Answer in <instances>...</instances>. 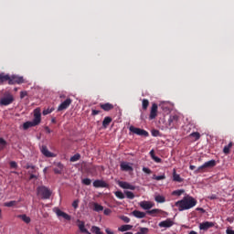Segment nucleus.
<instances>
[{"mask_svg":"<svg viewBox=\"0 0 234 234\" xmlns=\"http://www.w3.org/2000/svg\"><path fill=\"white\" fill-rule=\"evenodd\" d=\"M34 178H37V176H36V175L32 174L29 177L30 180L34 179Z\"/></svg>","mask_w":234,"mask_h":234,"instance_id":"60","label":"nucleus"},{"mask_svg":"<svg viewBox=\"0 0 234 234\" xmlns=\"http://www.w3.org/2000/svg\"><path fill=\"white\" fill-rule=\"evenodd\" d=\"M45 131L46 133H48V134H50V133H52V131L50 130V128H48V126L45 127Z\"/></svg>","mask_w":234,"mask_h":234,"instance_id":"57","label":"nucleus"},{"mask_svg":"<svg viewBox=\"0 0 234 234\" xmlns=\"http://www.w3.org/2000/svg\"><path fill=\"white\" fill-rule=\"evenodd\" d=\"M30 127H36V124L33 123V122H26L23 124L24 131H27V129H30Z\"/></svg>","mask_w":234,"mask_h":234,"instance_id":"26","label":"nucleus"},{"mask_svg":"<svg viewBox=\"0 0 234 234\" xmlns=\"http://www.w3.org/2000/svg\"><path fill=\"white\" fill-rule=\"evenodd\" d=\"M121 170L122 171H133V166L131 165V163L122 162L121 163Z\"/></svg>","mask_w":234,"mask_h":234,"instance_id":"17","label":"nucleus"},{"mask_svg":"<svg viewBox=\"0 0 234 234\" xmlns=\"http://www.w3.org/2000/svg\"><path fill=\"white\" fill-rule=\"evenodd\" d=\"M173 180L174 182H184V179L180 177V175L176 174V170H173Z\"/></svg>","mask_w":234,"mask_h":234,"instance_id":"24","label":"nucleus"},{"mask_svg":"<svg viewBox=\"0 0 234 234\" xmlns=\"http://www.w3.org/2000/svg\"><path fill=\"white\" fill-rule=\"evenodd\" d=\"M147 213H148V215H156L158 213H164V212L158 208H154V209L147 211Z\"/></svg>","mask_w":234,"mask_h":234,"instance_id":"36","label":"nucleus"},{"mask_svg":"<svg viewBox=\"0 0 234 234\" xmlns=\"http://www.w3.org/2000/svg\"><path fill=\"white\" fill-rule=\"evenodd\" d=\"M34 125H39L41 123V110L37 108L34 110V119H33Z\"/></svg>","mask_w":234,"mask_h":234,"instance_id":"7","label":"nucleus"},{"mask_svg":"<svg viewBox=\"0 0 234 234\" xmlns=\"http://www.w3.org/2000/svg\"><path fill=\"white\" fill-rule=\"evenodd\" d=\"M129 131L133 133V134H137L138 136H149V133L144 129L136 128L134 126H130Z\"/></svg>","mask_w":234,"mask_h":234,"instance_id":"5","label":"nucleus"},{"mask_svg":"<svg viewBox=\"0 0 234 234\" xmlns=\"http://www.w3.org/2000/svg\"><path fill=\"white\" fill-rule=\"evenodd\" d=\"M60 98H65V95H60Z\"/></svg>","mask_w":234,"mask_h":234,"instance_id":"64","label":"nucleus"},{"mask_svg":"<svg viewBox=\"0 0 234 234\" xmlns=\"http://www.w3.org/2000/svg\"><path fill=\"white\" fill-rule=\"evenodd\" d=\"M28 95V92H27V91H21L20 92V98H21V100H23V98H25L26 96H27Z\"/></svg>","mask_w":234,"mask_h":234,"instance_id":"49","label":"nucleus"},{"mask_svg":"<svg viewBox=\"0 0 234 234\" xmlns=\"http://www.w3.org/2000/svg\"><path fill=\"white\" fill-rule=\"evenodd\" d=\"M114 195L115 197H117V198H120L121 200H123V198H125V195L122 191H116Z\"/></svg>","mask_w":234,"mask_h":234,"instance_id":"32","label":"nucleus"},{"mask_svg":"<svg viewBox=\"0 0 234 234\" xmlns=\"http://www.w3.org/2000/svg\"><path fill=\"white\" fill-rule=\"evenodd\" d=\"M109 185L103 180H95L93 182V187H107Z\"/></svg>","mask_w":234,"mask_h":234,"instance_id":"19","label":"nucleus"},{"mask_svg":"<svg viewBox=\"0 0 234 234\" xmlns=\"http://www.w3.org/2000/svg\"><path fill=\"white\" fill-rule=\"evenodd\" d=\"M147 107H149V100L144 99L143 100V109H144V111H147Z\"/></svg>","mask_w":234,"mask_h":234,"instance_id":"37","label":"nucleus"},{"mask_svg":"<svg viewBox=\"0 0 234 234\" xmlns=\"http://www.w3.org/2000/svg\"><path fill=\"white\" fill-rule=\"evenodd\" d=\"M5 207H12L14 206H16V201H9L5 203Z\"/></svg>","mask_w":234,"mask_h":234,"instance_id":"42","label":"nucleus"},{"mask_svg":"<svg viewBox=\"0 0 234 234\" xmlns=\"http://www.w3.org/2000/svg\"><path fill=\"white\" fill-rule=\"evenodd\" d=\"M152 160H154V162H155L156 164H160V162H162V159L156 155L152 157Z\"/></svg>","mask_w":234,"mask_h":234,"instance_id":"45","label":"nucleus"},{"mask_svg":"<svg viewBox=\"0 0 234 234\" xmlns=\"http://www.w3.org/2000/svg\"><path fill=\"white\" fill-rule=\"evenodd\" d=\"M217 165V161L210 160L206 162L204 165H200L194 171L196 175H198V173H206L207 169H212V167H215Z\"/></svg>","mask_w":234,"mask_h":234,"instance_id":"2","label":"nucleus"},{"mask_svg":"<svg viewBox=\"0 0 234 234\" xmlns=\"http://www.w3.org/2000/svg\"><path fill=\"white\" fill-rule=\"evenodd\" d=\"M100 107H101V109H102V111H105L107 112L109 111H112V109H114V105L111 104L110 102L101 104Z\"/></svg>","mask_w":234,"mask_h":234,"instance_id":"20","label":"nucleus"},{"mask_svg":"<svg viewBox=\"0 0 234 234\" xmlns=\"http://www.w3.org/2000/svg\"><path fill=\"white\" fill-rule=\"evenodd\" d=\"M150 156L151 158L154 157V150L150 151Z\"/></svg>","mask_w":234,"mask_h":234,"instance_id":"58","label":"nucleus"},{"mask_svg":"<svg viewBox=\"0 0 234 234\" xmlns=\"http://www.w3.org/2000/svg\"><path fill=\"white\" fill-rule=\"evenodd\" d=\"M175 222L171 218H167L166 220L161 221L158 226L159 228H171Z\"/></svg>","mask_w":234,"mask_h":234,"instance_id":"13","label":"nucleus"},{"mask_svg":"<svg viewBox=\"0 0 234 234\" xmlns=\"http://www.w3.org/2000/svg\"><path fill=\"white\" fill-rule=\"evenodd\" d=\"M215 224L213 222L206 221L199 224V229H202L203 231H207L209 228H213Z\"/></svg>","mask_w":234,"mask_h":234,"instance_id":"14","label":"nucleus"},{"mask_svg":"<svg viewBox=\"0 0 234 234\" xmlns=\"http://www.w3.org/2000/svg\"><path fill=\"white\" fill-rule=\"evenodd\" d=\"M124 195L126 196V197H128L130 200H133L134 198V193L131 192V191H124Z\"/></svg>","mask_w":234,"mask_h":234,"instance_id":"35","label":"nucleus"},{"mask_svg":"<svg viewBox=\"0 0 234 234\" xmlns=\"http://www.w3.org/2000/svg\"><path fill=\"white\" fill-rule=\"evenodd\" d=\"M105 232H106L107 234H114V232H113L111 229H105Z\"/></svg>","mask_w":234,"mask_h":234,"instance_id":"56","label":"nucleus"},{"mask_svg":"<svg viewBox=\"0 0 234 234\" xmlns=\"http://www.w3.org/2000/svg\"><path fill=\"white\" fill-rule=\"evenodd\" d=\"M157 115H158V104L153 103L149 118L150 120H154V118H156Z\"/></svg>","mask_w":234,"mask_h":234,"instance_id":"12","label":"nucleus"},{"mask_svg":"<svg viewBox=\"0 0 234 234\" xmlns=\"http://www.w3.org/2000/svg\"><path fill=\"white\" fill-rule=\"evenodd\" d=\"M50 112H52V110H50V109H46V110H44L43 111V115L44 116H47V114H50Z\"/></svg>","mask_w":234,"mask_h":234,"instance_id":"48","label":"nucleus"},{"mask_svg":"<svg viewBox=\"0 0 234 234\" xmlns=\"http://www.w3.org/2000/svg\"><path fill=\"white\" fill-rule=\"evenodd\" d=\"M184 193H186L184 189H179V190L173 191L172 195L176 197H180L181 195H184Z\"/></svg>","mask_w":234,"mask_h":234,"instance_id":"33","label":"nucleus"},{"mask_svg":"<svg viewBox=\"0 0 234 234\" xmlns=\"http://www.w3.org/2000/svg\"><path fill=\"white\" fill-rule=\"evenodd\" d=\"M112 211L109 208L104 209V215H111Z\"/></svg>","mask_w":234,"mask_h":234,"instance_id":"53","label":"nucleus"},{"mask_svg":"<svg viewBox=\"0 0 234 234\" xmlns=\"http://www.w3.org/2000/svg\"><path fill=\"white\" fill-rule=\"evenodd\" d=\"M153 179H154V180H157V181L165 180V174H163V175H161V176L154 175V176H153Z\"/></svg>","mask_w":234,"mask_h":234,"instance_id":"34","label":"nucleus"},{"mask_svg":"<svg viewBox=\"0 0 234 234\" xmlns=\"http://www.w3.org/2000/svg\"><path fill=\"white\" fill-rule=\"evenodd\" d=\"M91 233L103 234V232H101V230L100 229V227L96 226L91 227Z\"/></svg>","mask_w":234,"mask_h":234,"instance_id":"31","label":"nucleus"},{"mask_svg":"<svg viewBox=\"0 0 234 234\" xmlns=\"http://www.w3.org/2000/svg\"><path fill=\"white\" fill-rule=\"evenodd\" d=\"M91 205L93 206V211H96L97 213H100V211H103V206L96 202H92Z\"/></svg>","mask_w":234,"mask_h":234,"instance_id":"23","label":"nucleus"},{"mask_svg":"<svg viewBox=\"0 0 234 234\" xmlns=\"http://www.w3.org/2000/svg\"><path fill=\"white\" fill-rule=\"evenodd\" d=\"M17 83L18 85L21 83H25V80L21 76L13 75L9 77V85H16Z\"/></svg>","mask_w":234,"mask_h":234,"instance_id":"6","label":"nucleus"},{"mask_svg":"<svg viewBox=\"0 0 234 234\" xmlns=\"http://www.w3.org/2000/svg\"><path fill=\"white\" fill-rule=\"evenodd\" d=\"M197 206V199L191 196H186L179 201L176 202V207L179 211H186Z\"/></svg>","mask_w":234,"mask_h":234,"instance_id":"1","label":"nucleus"},{"mask_svg":"<svg viewBox=\"0 0 234 234\" xmlns=\"http://www.w3.org/2000/svg\"><path fill=\"white\" fill-rule=\"evenodd\" d=\"M10 167H12V169L17 168V163H16V161L10 162Z\"/></svg>","mask_w":234,"mask_h":234,"instance_id":"47","label":"nucleus"},{"mask_svg":"<svg viewBox=\"0 0 234 234\" xmlns=\"http://www.w3.org/2000/svg\"><path fill=\"white\" fill-rule=\"evenodd\" d=\"M210 200H217V195H211L208 197Z\"/></svg>","mask_w":234,"mask_h":234,"instance_id":"54","label":"nucleus"},{"mask_svg":"<svg viewBox=\"0 0 234 234\" xmlns=\"http://www.w3.org/2000/svg\"><path fill=\"white\" fill-rule=\"evenodd\" d=\"M132 215H133V217H135L136 218H145V213L140 210H133L132 212Z\"/></svg>","mask_w":234,"mask_h":234,"instance_id":"21","label":"nucleus"},{"mask_svg":"<svg viewBox=\"0 0 234 234\" xmlns=\"http://www.w3.org/2000/svg\"><path fill=\"white\" fill-rule=\"evenodd\" d=\"M226 233H227V234H234V230L231 229H228L226 230Z\"/></svg>","mask_w":234,"mask_h":234,"instance_id":"55","label":"nucleus"},{"mask_svg":"<svg viewBox=\"0 0 234 234\" xmlns=\"http://www.w3.org/2000/svg\"><path fill=\"white\" fill-rule=\"evenodd\" d=\"M111 122H112V119L111 117H105L102 122L103 127H109V124L111 123Z\"/></svg>","mask_w":234,"mask_h":234,"instance_id":"29","label":"nucleus"},{"mask_svg":"<svg viewBox=\"0 0 234 234\" xmlns=\"http://www.w3.org/2000/svg\"><path fill=\"white\" fill-rule=\"evenodd\" d=\"M152 134H153L154 136H158V134H160V132H159L158 130H153V131H152Z\"/></svg>","mask_w":234,"mask_h":234,"instance_id":"51","label":"nucleus"},{"mask_svg":"<svg viewBox=\"0 0 234 234\" xmlns=\"http://www.w3.org/2000/svg\"><path fill=\"white\" fill-rule=\"evenodd\" d=\"M27 169H36V166H35V165H28L27 166Z\"/></svg>","mask_w":234,"mask_h":234,"instance_id":"59","label":"nucleus"},{"mask_svg":"<svg viewBox=\"0 0 234 234\" xmlns=\"http://www.w3.org/2000/svg\"><path fill=\"white\" fill-rule=\"evenodd\" d=\"M140 207H142L143 209H151L154 204H153L150 201H141L139 203Z\"/></svg>","mask_w":234,"mask_h":234,"instance_id":"16","label":"nucleus"},{"mask_svg":"<svg viewBox=\"0 0 234 234\" xmlns=\"http://www.w3.org/2000/svg\"><path fill=\"white\" fill-rule=\"evenodd\" d=\"M143 171H144V173H146V175H151V169H149L147 167H144Z\"/></svg>","mask_w":234,"mask_h":234,"instance_id":"50","label":"nucleus"},{"mask_svg":"<svg viewBox=\"0 0 234 234\" xmlns=\"http://www.w3.org/2000/svg\"><path fill=\"white\" fill-rule=\"evenodd\" d=\"M91 114H92V116H96V115L100 114V111L92 110Z\"/></svg>","mask_w":234,"mask_h":234,"instance_id":"52","label":"nucleus"},{"mask_svg":"<svg viewBox=\"0 0 234 234\" xmlns=\"http://www.w3.org/2000/svg\"><path fill=\"white\" fill-rule=\"evenodd\" d=\"M77 226L81 233H87L88 229L85 228V221L77 220Z\"/></svg>","mask_w":234,"mask_h":234,"instance_id":"18","label":"nucleus"},{"mask_svg":"<svg viewBox=\"0 0 234 234\" xmlns=\"http://www.w3.org/2000/svg\"><path fill=\"white\" fill-rule=\"evenodd\" d=\"M118 186H120L122 189H130L131 191H134V189H136V186L134 185H132L131 183H127L125 181H119Z\"/></svg>","mask_w":234,"mask_h":234,"instance_id":"10","label":"nucleus"},{"mask_svg":"<svg viewBox=\"0 0 234 234\" xmlns=\"http://www.w3.org/2000/svg\"><path fill=\"white\" fill-rule=\"evenodd\" d=\"M54 212L56 213V215H57V217H58V218H64L65 220H71V217H70V215H69V214H67V213H65V212H63L61 209H59V208H54Z\"/></svg>","mask_w":234,"mask_h":234,"instance_id":"8","label":"nucleus"},{"mask_svg":"<svg viewBox=\"0 0 234 234\" xmlns=\"http://www.w3.org/2000/svg\"><path fill=\"white\" fill-rule=\"evenodd\" d=\"M84 233H86V234H91L90 232H89V230H87V232H84Z\"/></svg>","mask_w":234,"mask_h":234,"instance_id":"63","label":"nucleus"},{"mask_svg":"<svg viewBox=\"0 0 234 234\" xmlns=\"http://www.w3.org/2000/svg\"><path fill=\"white\" fill-rule=\"evenodd\" d=\"M190 137L195 138V140H200V133L197 132L190 133Z\"/></svg>","mask_w":234,"mask_h":234,"instance_id":"38","label":"nucleus"},{"mask_svg":"<svg viewBox=\"0 0 234 234\" xmlns=\"http://www.w3.org/2000/svg\"><path fill=\"white\" fill-rule=\"evenodd\" d=\"M37 195L42 197V198H44L45 200L50 198V195H52V191H50V189H48V187L42 186H38L37 188Z\"/></svg>","mask_w":234,"mask_h":234,"instance_id":"3","label":"nucleus"},{"mask_svg":"<svg viewBox=\"0 0 234 234\" xmlns=\"http://www.w3.org/2000/svg\"><path fill=\"white\" fill-rule=\"evenodd\" d=\"M139 233L140 234H148L149 233V229L140 227L139 228Z\"/></svg>","mask_w":234,"mask_h":234,"instance_id":"39","label":"nucleus"},{"mask_svg":"<svg viewBox=\"0 0 234 234\" xmlns=\"http://www.w3.org/2000/svg\"><path fill=\"white\" fill-rule=\"evenodd\" d=\"M231 145L232 144L230 143L229 144H228L223 148V153H225V154H228L229 153V149H231Z\"/></svg>","mask_w":234,"mask_h":234,"instance_id":"41","label":"nucleus"},{"mask_svg":"<svg viewBox=\"0 0 234 234\" xmlns=\"http://www.w3.org/2000/svg\"><path fill=\"white\" fill-rule=\"evenodd\" d=\"M40 151H41L42 154L44 156H46L47 158H56V154L54 153H51L50 151H48V148L45 145H43L40 148Z\"/></svg>","mask_w":234,"mask_h":234,"instance_id":"11","label":"nucleus"},{"mask_svg":"<svg viewBox=\"0 0 234 234\" xmlns=\"http://www.w3.org/2000/svg\"><path fill=\"white\" fill-rule=\"evenodd\" d=\"M55 165L56 167L53 169L55 175H61L65 169V165L61 163H56Z\"/></svg>","mask_w":234,"mask_h":234,"instance_id":"15","label":"nucleus"},{"mask_svg":"<svg viewBox=\"0 0 234 234\" xmlns=\"http://www.w3.org/2000/svg\"><path fill=\"white\" fill-rule=\"evenodd\" d=\"M14 95L10 93H5V96L0 100V105L6 107L7 105H11V103H14Z\"/></svg>","mask_w":234,"mask_h":234,"instance_id":"4","label":"nucleus"},{"mask_svg":"<svg viewBox=\"0 0 234 234\" xmlns=\"http://www.w3.org/2000/svg\"><path fill=\"white\" fill-rule=\"evenodd\" d=\"M6 145H7L6 141L3 139V137H0V151H3V149H5Z\"/></svg>","mask_w":234,"mask_h":234,"instance_id":"30","label":"nucleus"},{"mask_svg":"<svg viewBox=\"0 0 234 234\" xmlns=\"http://www.w3.org/2000/svg\"><path fill=\"white\" fill-rule=\"evenodd\" d=\"M121 220H123V222H125L126 224H129L131 222V218H129V217L126 216H122Z\"/></svg>","mask_w":234,"mask_h":234,"instance_id":"43","label":"nucleus"},{"mask_svg":"<svg viewBox=\"0 0 234 234\" xmlns=\"http://www.w3.org/2000/svg\"><path fill=\"white\" fill-rule=\"evenodd\" d=\"M80 154H76L75 155L70 157V162H78V160H80Z\"/></svg>","mask_w":234,"mask_h":234,"instance_id":"40","label":"nucleus"},{"mask_svg":"<svg viewBox=\"0 0 234 234\" xmlns=\"http://www.w3.org/2000/svg\"><path fill=\"white\" fill-rule=\"evenodd\" d=\"M10 76L5 75V73L0 74V83H5V81H9Z\"/></svg>","mask_w":234,"mask_h":234,"instance_id":"28","label":"nucleus"},{"mask_svg":"<svg viewBox=\"0 0 234 234\" xmlns=\"http://www.w3.org/2000/svg\"><path fill=\"white\" fill-rule=\"evenodd\" d=\"M155 202H158V204H164V202H165V197L164 196L161 195H157L154 197Z\"/></svg>","mask_w":234,"mask_h":234,"instance_id":"27","label":"nucleus"},{"mask_svg":"<svg viewBox=\"0 0 234 234\" xmlns=\"http://www.w3.org/2000/svg\"><path fill=\"white\" fill-rule=\"evenodd\" d=\"M17 218H20L25 224H30L31 220L30 217L27 216V214L18 215Z\"/></svg>","mask_w":234,"mask_h":234,"instance_id":"22","label":"nucleus"},{"mask_svg":"<svg viewBox=\"0 0 234 234\" xmlns=\"http://www.w3.org/2000/svg\"><path fill=\"white\" fill-rule=\"evenodd\" d=\"M79 204H80V200L73 201L72 207H74V209H78Z\"/></svg>","mask_w":234,"mask_h":234,"instance_id":"46","label":"nucleus"},{"mask_svg":"<svg viewBox=\"0 0 234 234\" xmlns=\"http://www.w3.org/2000/svg\"><path fill=\"white\" fill-rule=\"evenodd\" d=\"M196 168H197V166H195V165H191L189 166V169H191V171L195 170Z\"/></svg>","mask_w":234,"mask_h":234,"instance_id":"61","label":"nucleus"},{"mask_svg":"<svg viewBox=\"0 0 234 234\" xmlns=\"http://www.w3.org/2000/svg\"><path fill=\"white\" fill-rule=\"evenodd\" d=\"M72 103V99L68 98L66 99L58 107V111L61 112V111H65L67 109H69V107H70V104Z\"/></svg>","mask_w":234,"mask_h":234,"instance_id":"9","label":"nucleus"},{"mask_svg":"<svg viewBox=\"0 0 234 234\" xmlns=\"http://www.w3.org/2000/svg\"><path fill=\"white\" fill-rule=\"evenodd\" d=\"M120 231L123 232V231H129L131 229H133V225H122L118 229Z\"/></svg>","mask_w":234,"mask_h":234,"instance_id":"25","label":"nucleus"},{"mask_svg":"<svg viewBox=\"0 0 234 234\" xmlns=\"http://www.w3.org/2000/svg\"><path fill=\"white\" fill-rule=\"evenodd\" d=\"M48 170V167H45V168L43 169V173H47Z\"/></svg>","mask_w":234,"mask_h":234,"instance_id":"62","label":"nucleus"},{"mask_svg":"<svg viewBox=\"0 0 234 234\" xmlns=\"http://www.w3.org/2000/svg\"><path fill=\"white\" fill-rule=\"evenodd\" d=\"M91 182L92 181L90 178H85L82 180V184H84V186H90Z\"/></svg>","mask_w":234,"mask_h":234,"instance_id":"44","label":"nucleus"}]
</instances>
